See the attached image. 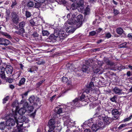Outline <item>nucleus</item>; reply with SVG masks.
I'll return each mask as SVG.
<instances>
[{
	"mask_svg": "<svg viewBox=\"0 0 132 132\" xmlns=\"http://www.w3.org/2000/svg\"><path fill=\"white\" fill-rule=\"evenodd\" d=\"M14 118L17 122L16 127L14 128L12 132H22L21 130L23 125L22 123L25 121L26 117L24 116L17 115V113H15Z\"/></svg>",
	"mask_w": 132,
	"mask_h": 132,
	"instance_id": "nucleus-1",
	"label": "nucleus"
},
{
	"mask_svg": "<svg viewBox=\"0 0 132 132\" xmlns=\"http://www.w3.org/2000/svg\"><path fill=\"white\" fill-rule=\"evenodd\" d=\"M86 93L85 91L80 97L79 99V98H76L72 102L68 103L67 105V106L69 107L72 109L74 108L75 107L80 106L79 105L80 101H84V99L85 97V95L84 94V93Z\"/></svg>",
	"mask_w": 132,
	"mask_h": 132,
	"instance_id": "nucleus-2",
	"label": "nucleus"
},
{
	"mask_svg": "<svg viewBox=\"0 0 132 132\" xmlns=\"http://www.w3.org/2000/svg\"><path fill=\"white\" fill-rule=\"evenodd\" d=\"M54 38L57 40L62 41L67 36L64 29H61L59 32H55L54 34Z\"/></svg>",
	"mask_w": 132,
	"mask_h": 132,
	"instance_id": "nucleus-3",
	"label": "nucleus"
},
{
	"mask_svg": "<svg viewBox=\"0 0 132 132\" xmlns=\"http://www.w3.org/2000/svg\"><path fill=\"white\" fill-rule=\"evenodd\" d=\"M15 114H13V116L12 118H9L6 121V125L8 127V128L9 130L12 128L11 127L14 126L15 123L17 124L16 120L14 118Z\"/></svg>",
	"mask_w": 132,
	"mask_h": 132,
	"instance_id": "nucleus-4",
	"label": "nucleus"
},
{
	"mask_svg": "<svg viewBox=\"0 0 132 132\" xmlns=\"http://www.w3.org/2000/svg\"><path fill=\"white\" fill-rule=\"evenodd\" d=\"M87 88L85 90V92L87 94L90 93L92 94L94 92L97 90V89L95 88L94 83L91 82L89 84L87 85Z\"/></svg>",
	"mask_w": 132,
	"mask_h": 132,
	"instance_id": "nucleus-5",
	"label": "nucleus"
},
{
	"mask_svg": "<svg viewBox=\"0 0 132 132\" xmlns=\"http://www.w3.org/2000/svg\"><path fill=\"white\" fill-rule=\"evenodd\" d=\"M48 123L49 128L48 130L49 132H51L52 131L55 127H59L60 126L59 123H57V122H55L54 120L53 119H50Z\"/></svg>",
	"mask_w": 132,
	"mask_h": 132,
	"instance_id": "nucleus-6",
	"label": "nucleus"
},
{
	"mask_svg": "<svg viewBox=\"0 0 132 132\" xmlns=\"http://www.w3.org/2000/svg\"><path fill=\"white\" fill-rule=\"evenodd\" d=\"M67 17L68 19V21L64 24V25L67 26V24H73L74 21L76 18V15L72 14L71 13L68 14L67 16Z\"/></svg>",
	"mask_w": 132,
	"mask_h": 132,
	"instance_id": "nucleus-7",
	"label": "nucleus"
},
{
	"mask_svg": "<svg viewBox=\"0 0 132 132\" xmlns=\"http://www.w3.org/2000/svg\"><path fill=\"white\" fill-rule=\"evenodd\" d=\"M104 110V108L102 106H98L96 109V113L93 116L94 118L101 117V114L103 113Z\"/></svg>",
	"mask_w": 132,
	"mask_h": 132,
	"instance_id": "nucleus-8",
	"label": "nucleus"
},
{
	"mask_svg": "<svg viewBox=\"0 0 132 132\" xmlns=\"http://www.w3.org/2000/svg\"><path fill=\"white\" fill-rule=\"evenodd\" d=\"M83 18V16L81 15H79L77 17L76 19H75L74 21L73 24L76 25L77 28H79L81 26L82 24V20Z\"/></svg>",
	"mask_w": 132,
	"mask_h": 132,
	"instance_id": "nucleus-9",
	"label": "nucleus"
},
{
	"mask_svg": "<svg viewBox=\"0 0 132 132\" xmlns=\"http://www.w3.org/2000/svg\"><path fill=\"white\" fill-rule=\"evenodd\" d=\"M11 19L13 23L16 24L18 23L19 20V16L16 13H12Z\"/></svg>",
	"mask_w": 132,
	"mask_h": 132,
	"instance_id": "nucleus-10",
	"label": "nucleus"
},
{
	"mask_svg": "<svg viewBox=\"0 0 132 132\" xmlns=\"http://www.w3.org/2000/svg\"><path fill=\"white\" fill-rule=\"evenodd\" d=\"M29 101L30 103L36 105L37 103L39 101V99L37 96H32L29 98Z\"/></svg>",
	"mask_w": 132,
	"mask_h": 132,
	"instance_id": "nucleus-11",
	"label": "nucleus"
},
{
	"mask_svg": "<svg viewBox=\"0 0 132 132\" xmlns=\"http://www.w3.org/2000/svg\"><path fill=\"white\" fill-rule=\"evenodd\" d=\"M92 69V67L87 65H83L82 68V71L88 73L91 72Z\"/></svg>",
	"mask_w": 132,
	"mask_h": 132,
	"instance_id": "nucleus-12",
	"label": "nucleus"
},
{
	"mask_svg": "<svg viewBox=\"0 0 132 132\" xmlns=\"http://www.w3.org/2000/svg\"><path fill=\"white\" fill-rule=\"evenodd\" d=\"M71 24H68L66 26L64 25L66 27L65 28L67 27V28L66 29V31L67 32L72 33L74 32L76 29L73 27L72 26H70Z\"/></svg>",
	"mask_w": 132,
	"mask_h": 132,
	"instance_id": "nucleus-13",
	"label": "nucleus"
},
{
	"mask_svg": "<svg viewBox=\"0 0 132 132\" xmlns=\"http://www.w3.org/2000/svg\"><path fill=\"white\" fill-rule=\"evenodd\" d=\"M10 43V41L7 39L3 38H0V45L7 46Z\"/></svg>",
	"mask_w": 132,
	"mask_h": 132,
	"instance_id": "nucleus-14",
	"label": "nucleus"
},
{
	"mask_svg": "<svg viewBox=\"0 0 132 132\" xmlns=\"http://www.w3.org/2000/svg\"><path fill=\"white\" fill-rule=\"evenodd\" d=\"M105 125H106L109 124L112 122L111 119L107 117H105L103 119Z\"/></svg>",
	"mask_w": 132,
	"mask_h": 132,
	"instance_id": "nucleus-15",
	"label": "nucleus"
},
{
	"mask_svg": "<svg viewBox=\"0 0 132 132\" xmlns=\"http://www.w3.org/2000/svg\"><path fill=\"white\" fill-rule=\"evenodd\" d=\"M19 104L17 101H15L13 102L12 104V106L13 108H15V112H13V114H15V113H17L16 112L18 111L19 109L18 106Z\"/></svg>",
	"mask_w": 132,
	"mask_h": 132,
	"instance_id": "nucleus-16",
	"label": "nucleus"
},
{
	"mask_svg": "<svg viewBox=\"0 0 132 132\" xmlns=\"http://www.w3.org/2000/svg\"><path fill=\"white\" fill-rule=\"evenodd\" d=\"M112 113L114 118H118L119 116V113L118 110L116 109L112 110Z\"/></svg>",
	"mask_w": 132,
	"mask_h": 132,
	"instance_id": "nucleus-17",
	"label": "nucleus"
},
{
	"mask_svg": "<svg viewBox=\"0 0 132 132\" xmlns=\"http://www.w3.org/2000/svg\"><path fill=\"white\" fill-rule=\"evenodd\" d=\"M92 129L93 132H96L100 128L98 125L97 122H96L95 123L93 124L92 126Z\"/></svg>",
	"mask_w": 132,
	"mask_h": 132,
	"instance_id": "nucleus-18",
	"label": "nucleus"
},
{
	"mask_svg": "<svg viewBox=\"0 0 132 132\" xmlns=\"http://www.w3.org/2000/svg\"><path fill=\"white\" fill-rule=\"evenodd\" d=\"M5 69L7 74H11L13 71V68L11 65H9L6 67Z\"/></svg>",
	"mask_w": 132,
	"mask_h": 132,
	"instance_id": "nucleus-19",
	"label": "nucleus"
},
{
	"mask_svg": "<svg viewBox=\"0 0 132 132\" xmlns=\"http://www.w3.org/2000/svg\"><path fill=\"white\" fill-rule=\"evenodd\" d=\"M113 91L116 94L120 95L121 94L122 90L116 87L113 89Z\"/></svg>",
	"mask_w": 132,
	"mask_h": 132,
	"instance_id": "nucleus-20",
	"label": "nucleus"
},
{
	"mask_svg": "<svg viewBox=\"0 0 132 132\" xmlns=\"http://www.w3.org/2000/svg\"><path fill=\"white\" fill-rule=\"evenodd\" d=\"M26 109L24 108H21L19 110H18V111L16 112L18 114L19 113L20 115H22L24 114L26 111Z\"/></svg>",
	"mask_w": 132,
	"mask_h": 132,
	"instance_id": "nucleus-21",
	"label": "nucleus"
},
{
	"mask_svg": "<svg viewBox=\"0 0 132 132\" xmlns=\"http://www.w3.org/2000/svg\"><path fill=\"white\" fill-rule=\"evenodd\" d=\"M20 103L21 104H23V108H24L26 110L27 108L29 106L28 103L26 101H22V100L20 102Z\"/></svg>",
	"mask_w": 132,
	"mask_h": 132,
	"instance_id": "nucleus-22",
	"label": "nucleus"
},
{
	"mask_svg": "<svg viewBox=\"0 0 132 132\" xmlns=\"http://www.w3.org/2000/svg\"><path fill=\"white\" fill-rule=\"evenodd\" d=\"M79 4L77 3H73L71 6V8L73 10H75L77 9L78 7Z\"/></svg>",
	"mask_w": 132,
	"mask_h": 132,
	"instance_id": "nucleus-23",
	"label": "nucleus"
},
{
	"mask_svg": "<svg viewBox=\"0 0 132 132\" xmlns=\"http://www.w3.org/2000/svg\"><path fill=\"white\" fill-rule=\"evenodd\" d=\"M55 111L57 114H59L62 112V110L61 108H56L55 109Z\"/></svg>",
	"mask_w": 132,
	"mask_h": 132,
	"instance_id": "nucleus-24",
	"label": "nucleus"
},
{
	"mask_svg": "<svg viewBox=\"0 0 132 132\" xmlns=\"http://www.w3.org/2000/svg\"><path fill=\"white\" fill-rule=\"evenodd\" d=\"M6 126V124L5 125L4 122H1L0 123V129L2 130H4Z\"/></svg>",
	"mask_w": 132,
	"mask_h": 132,
	"instance_id": "nucleus-25",
	"label": "nucleus"
},
{
	"mask_svg": "<svg viewBox=\"0 0 132 132\" xmlns=\"http://www.w3.org/2000/svg\"><path fill=\"white\" fill-rule=\"evenodd\" d=\"M26 79L24 78H22L20 80L19 83V85L21 86V85L23 84L25 81Z\"/></svg>",
	"mask_w": 132,
	"mask_h": 132,
	"instance_id": "nucleus-26",
	"label": "nucleus"
},
{
	"mask_svg": "<svg viewBox=\"0 0 132 132\" xmlns=\"http://www.w3.org/2000/svg\"><path fill=\"white\" fill-rule=\"evenodd\" d=\"M26 24V23L25 22L22 21L19 24V27L20 28H23V27L25 26Z\"/></svg>",
	"mask_w": 132,
	"mask_h": 132,
	"instance_id": "nucleus-27",
	"label": "nucleus"
},
{
	"mask_svg": "<svg viewBox=\"0 0 132 132\" xmlns=\"http://www.w3.org/2000/svg\"><path fill=\"white\" fill-rule=\"evenodd\" d=\"M117 32L118 34H121L123 32V31L122 28H119L117 29Z\"/></svg>",
	"mask_w": 132,
	"mask_h": 132,
	"instance_id": "nucleus-28",
	"label": "nucleus"
},
{
	"mask_svg": "<svg viewBox=\"0 0 132 132\" xmlns=\"http://www.w3.org/2000/svg\"><path fill=\"white\" fill-rule=\"evenodd\" d=\"M24 32V29L21 28V29L17 32V34L22 36Z\"/></svg>",
	"mask_w": 132,
	"mask_h": 132,
	"instance_id": "nucleus-29",
	"label": "nucleus"
},
{
	"mask_svg": "<svg viewBox=\"0 0 132 132\" xmlns=\"http://www.w3.org/2000/svg\"><path fill=\"white\" fill-rule=\"evenodd\" d=\"M90 12V9L88 7H86L84 13L86 15L89 14Z\"/></svg>",
	"mask_w": 132,
	"mask_h": 132,
	"instance_id": "nucleus-30",
	"label": "nucleus"
},
{
	"mask_svg": "<svg viewBox=\"0 0 132 132\" xmlns=\"http://www.w3.org/2000/svg\"><path fill=\"white\" fill-rule=\"evenodd\" d=\"M34 2L32 1H30L28 3L27 5L29 7H31L34 6Z\"/></svg>",
	"mask_w": 132,
	"mask_h": 132,
	"instance_id": "nucleus-31",
	"label": "nucleus"
},
{
	"mask_svg": "<svg viewBox=\"0 0 132 132\" xmlns=\"http://www.w3.org/2000/svg\"><path fill=\"white\" fill-rule=\"evenodd\" d=\"M42 35L44 36H48L49 35L48 32L47 30H43L42 31Z\"/></svg>",
	"mask_w": 132,
	"mask_h": 132,
	"instance_id": "nucleus-32",
	"label": "nucleus"
},
{
	"mask_svg": "<svg viewBox=\"0 0 132 132\" xmlns=\"http://www.w3.org/2000/svg\"><path fill=\"white\" fill-rule=\"evenodd\" d=\"M100 68H96L93 69V71L95 73H97L99 72L100 70Z\"/></svg>",
	"mask_w": 132,
	"mask_h": 132,
	"instance_id": "nucleus-33",
	"label": "nucleus"
},
{
	"mask_svg": "<svg viewBox=\"0 0 132 132\" xmlns=\"http://www.w3.org/2000/svg\"><path fill=\"white\" fill-rule=\"evenodd\" d=\"M25 15L27 18H29L31 16V14L30 12L27 11L26 12Z\"/></svg>",
	"mask_w": 132,
	"mask_h": 132,
	"instance_id": "nucleus-34",
	"label": "nucleus"
},
{
	"mask_svg": "<svg viewBox=\"0 0 132 132\" xmlns=\"http://www.w3.org/2000/svg\"><path fill=\"white\" fill-rule=\"evenodd\" d=\"M96 122H97L98 125L99 126V127L100 128L101 126L103 125V123L101 120H99L98 121H96Z\"/></svg>",
	"mask_w": 132,
	"mask_h": 132,
	"instance_id": "nucleus-35",
	"label": "nucleus"
},
{
	"mask_svg": "<svg viewBox=\"0 0 132 132\" xmlns=\"http://www.w3.org/2000/svg\"><path fill=\"white\" fill-rule=\"evenodd\" d=\"M41 6V4L39 2L35 3V7L36 8H38Z\"/></svg>",
	"mask_w": 132,
	"mask_h": 132,
	"instance_id": "nucleus-36",
	"label": "nucleus"
},
{
	"mask_svg": "<svg viewBox=\"0 0 132 132\" xmlns=\"http://www.w3.org/2000/svg\"><path fill=\"white\" fill-rule=\"evenodd\" d=\"M117 99V96H113L112 98H111L110 99V100H111L112 102H116V100Z\"/></svg>",
	"mask_w": 132,
	"mask_h": 132,
	"instance_id": "nucleus-37",
	"label": "nucleus"
},
{
	"mask_svg": "<svg viewBox=\"0 0 132 132\" xmlns=\"http://www.w3.org/2000/svg\"><path fill=\"white\" fill-rule=\"evenodd\" d=\"M67 80V78L66 77H63L62 78L61 81L63 82H66Z\"/></svg>",
	"mask_w": 132,
	"mask_h": 132,
	"instance_id": "nucleus-38",
	"label": "nucleus"
},
{
	"mask_svg": "<svg viewBox=\"0 0 132 132\" xmlns=\"http://www.w3.org/2000/svg\"><path fill=\"white\" fill-rule=\"evenodd\" d=\"M9 97L8 96H7L5 97L3 100V104H4L6 103V102L9 99Z\"/></svg>",
	"mask_w": 132,
	"mask_h": 132,
	"instance_id": "nucleus-39",
	"label": "nucleus"
},
{
	"mask_svg": "<svg viewBox=\"0 0 132 132\" xmlns=\"http://www.w3.org/2000/svg\"><path fill=\"white\" fill-rule=\"evenodd\" d=\"M127 125V124H123L121 125L118 127V128L120 129H121L123 128L126 127Z\"/></svg>",
	"mask_w": 132,
	"mask_h": 132,
	"instance_id": "nucleus-40",
	"label": "nucleus"
},
{
	"mask_svg": "<svg viewBox=\"0 0 132 132\" xmlns=\"http://www.w3.org/2000/svg\"><path fill=\"white\" fill-rule=\"evenodd\" d=\"M34 107H33V106H29L28 107V108L26 109V110H28L30 111H32Z\"/></svg>",
	"mask_w": 132,
	"mask_h": 132,
	"instance_id": "nucleus-41",
	"label": "nucleus"
},
{
	"mask_svg": "<svg viewBox=\"0 0 132 132\" xmlns=\"http://www.w3.org/2000/svg\"><path fill=\"white\" fill-rule=\"evenodd\" d=\"M44 81V80H43L37 84L36 86L37 87H39L42 84Z\"/></svg>",
	"mask_w": 132,
	"mask_h": 132,
	"instance_id": "nucleus-42",
	"label": "nucleus"
},
{
	"mask_svg": "<svg viewBox=\"0 0 132 132\" xmlns=\"http://www.w3.org/2000/svg\"><path fill=\"white\" fill-rule=\"evenodd\" d=\"M78 8V10H79V9L80 11H82L84 9V5H79Z\"/></svg>",
	"mask_w": 132,
	"mask_h": 132,
	"instance_id": "nucleus-43",
	"label": "nucleus"
},
{
	"mask_svg": "<svg viewBox=\"0 0 132 132\" xmlns=\"http://www.w3.org/2000/svg\"><path fill=\"white\" fill-rule=\"evenodd\" d=\"M30 25L32 26H33L35 25V22L33 20H31L30 21Z\"/></svg>",
	"mask_w": 132,
	"mask_h": 132,
	"instance_id": "nucleus-44",
	"label": "nucleus"
},
{
	"mask_svg": "<svg viewBox=\"0 0 132 132\" xmlns=\"http://www.w3.org/2000/svg\"><path fill=\"white\" fill-rule=\"evenodd\" d=\"M106 63L108 65H110L111 66L113 65V63L109 60L108 61L106 62Z\"/></svg>",
	"mask_w": 132,
	"mask_h": 132,
	"instance_id": "nucleus-45",
	"label": "nucleus"
},
{
	"mask_svg": "<svg viewBox=\"0 0 132 132\" xmlns=\"http://www.w3.org/2000/svg\"><path fill=\"white\" fill-rule=\"evenodd\" d=\"M12 3L11 6V7L12 8H13L14 6L16 5V3L15 0L14 1H12Z\"/></svg>",
	"mask_w": 132,
	"mask_h": 132,
	"instance_id": "nucleus-46",
	"label": "nucleus"
},
{
	"mask_svg": "<svg viewBox=\"0 0 132 132\" xmlns=\"http://www.w3.org/2000/svg\"><path fill=\"white\" fill-rule=\"evenodd\" d=\"M111 35L110 33H108L106 34V37L108 38H109L111 37Z\"/></svg>",
	"mask_w": 132,
	"mask_h": 132,
	"instance_id": "nucleus-47",
	"label": "nucleus"
},
{
	"mask_svg": "<svg viewBox=\"0 0 132 132\" xmlns=\"http://www.w3.org/2000/svg\"><path fill=\"white\" fill-rule=\"evenodd\" d=\"M28 93V91H27L25 93H23L22 95V98H23L25 96H27Z\"/></svg>",
	"mask_w": 132,
	"mask_h": 132,
	"instance_id": "nucleus-48",
	"label": "nucleus"
},
{
	"mask_svg": "<svg viewBox=\"0 0 132 132\" xmlns=\"http://www.w3.org/2000/svg\"><path fill=\"white\" fill-rule=\"evenodd\" d=\"M114 13V14H117L118 13H119V11L117 10H116L115 9H114L113 10Z\"/></svg>",
	"mask_w": 132,
	"mask_h": 132,
	"instance_id": "nucleus-49",
	"label": "nucleus"
},
{
	"mask_svg": "<svg viewBox=\"0 0 132 132\" xmlns=\"http://www.w3.org/2000/svg\"><path fill=\"white\" fill-rule=\"evenodd\" d=\"M126 43H124L121 45L120 46L121 47H124L126 46Z\"/></svg>",
	"mask_w": 132,
	"mask_h": 132,
	"instance_id": "nucleus-50",
	"label": "nucleus"
},
{
	"mask_svg": "<svg viewBox=\"0 0 132 132\" xmlns=\"http://www.w3.org/2000/svg\"><path fill=\"white\" fill-rule=\"evenodd\" d=\"M78 3L79 5H84V1L83 0H80Z\"/></svg>",
	"mask_w": 132,
	"mask_h": 132,
	"instance_id": "nucleus-51",
	"label": "nucleus"
},
{
	"mask_svg": "<svg viewBox=\"0 0 132 132\" xmlns=\"http://www.w3.org/2000/svg\"><path fill=\"white\" fill-rule=\"evenodd\" d=\"M4 35L7 38H11V36L8 34H7L5 33L4 34Z\"/></svg>",
	"mask_w": 132,
	"mask_h": 132,
	"instance_id": "nucleus-52",
	"label": "nucleus"
},
{
	"mask_svg": "<svg viewBox=\"0 0 132 132\" xmlns=\"http://www.w3.org/2000/svg\"><path fill=\"white\" fill-rule=\"evenodd\" d=\"M96 34V32L94 31H92L91 32H89L90 34L92 36H93L94 35Z\"/></svg>",
	"mask_w": 132,
	"mask_h": 132,
	"instance_id": "nucleus-53",
	"label": "nucleus"
},
{
	"mask_svg": "<svg viewBox=\"0 0 132 132\" xmlns=\"http://www.w3.org/2000/svg\"><path fill=\"white\" fill-rule=\"evenodd\" d=\"M28 72H32L34 71V70H33V67H31L30 69H28Z\"/></svg>",
	"mask_w": 132,
	"mask_h": 132,
	"instance_id": "nucleus-54",
	"label": "nucleus"
},
{
	"mask_svg": "<svg viewBox=\"0 0 132 132\" xmlns=\"http://www.w3.org/2000/svg\"><path fill=\"white\" fill-rule=\"evenodd\" d=\"M131 119L129 116V117L126 118L125 119L123 120L124 121H126L130 120Z\"/></svg>",
	"mask_w": 132,
	"mask_h": 132,
	"instance_id": "nucleus-55",
	"label": "nucleus"
},
{
	"mask_svg": "<svg viewBox=\"0 0 132 132\" xmlns=\"http://www.w3.org/2000/svg\"><path fill=\"white\" fill-rule=\"evenodd\" d=\"M32 36H33V37H37L38 36V35L37 33V32H34L32 34Z\"/></svg>",
	"mask_w": 132,
	"mask_h": 132,
	"instance_id": "nucleus-56",
	"label": "nucleus"
},
{
	"mask_svg": "<svg viewBox=\"0 0 132 132\" xmlns=\"http://www.w3.org/2000/svg\"><path fill=\"white\" fill-rule=\"evenodd\" d=\"M21 74V72L19 71L18 72L16 73V74L17 75V76L18 77H19L20 76Z\"/></svg>",
	"mask_w": 132,
	"mask_h": 132,
	"instance_id": "nucleus-57",
	"label": "nucleus"
},
{
	"mask_svg": "<svg viewBox=\"0 0 132 132\" xmlns=\"http://www.w3.org/2000/svg\"><path fill=\"white\" fill-rule=\"evenodd\" d=\"M84 132H91L89 129H86L84 130Z\"/></svg>",
	"mask_w": 132,
	"mask_h": 132,
	"instance_id": "nucleus-58",
	"label": "nucleus"
},
{
	"mask_svg": "<svg viewBox=\"0 0 132 132\" xmlns=\"http://www.w3.org/2000/svg\"><path fill=\"white\" fill-rule=\"evenodd\" d=\"M127 75L128 76H131V72L130 71H128L127 73Z\"/></svg>",
	"mask_w": 132,
	"mask_h": 132,
	"instance_id": "nucleus-59",
	"label": "nucleus"
},
{
	"mask_svg": "<svg viewBox=\"0 0 132 132\" xmlns=\"http://www.w3.org/2000/svg\"><path fill=\"white\" fill-rule=\"evenodd\" d=\"M128 37L129 38H132V34H129L128 35Z\"/></svg>",
	"mask_w": 132,
	"mask_h": 132,
	"instance_id": "nucleus-60",
	"label": "nucleus"
},
{
	"mask_svg": "<svg viewBox=\"0 0 132 132\" xmlns=\"http://www.w3.org/2000/svg\"><path fill=\"white\" fill-rule=\"evenodd\" d=\"M37 64H43V61H39L38 62H37Z\"/></svg>",
	"mask_w": 132,
	"mask_h": 132,
	"instance_id": "nucleus-61",
	"label": "nucleus"
},
{
	"mask_svg": "<svg viewBox=\"0 0 132 132\" xmlns=\"http://www.w3.org/2000/svg\"><path fill=\"white\" fill-rule=\"evenodd\" d=\"M10 88L11 89H13L14 87V86L13 85H11L9 86Z\"/></svg>",
	"mask_w": 132,
	"mask_h": 132,
	"instance_id": "nucleus-62",
	"label": "nucleus"
},
{
	"mask_svg": "<svg viewBox=\"0 0 132 132\" xmlns=\"http://www.w3.org/2000/svg\"><path fill=\"white\" fill-rule=\"evenodd\" d=\"M45 1V0H39V2L40 3H43Z\"/></svg>",
	"mask_w": 132,
	"mask_h": 132,
	"instance_id": "nucleus-63",
	"label": "nucleus"
},
{
	"mask_svg": "<svg viewBox=\"0 0 132 132\" xmlns=\"http://www.w3.org/2000/svg\"><path fill=\"white\" fill-rule=\"evenodd\" d=\"M20 68L21 69H23L24 67L23 65L22 64H20Z\"/></svg>",
	"mask_w": 132,
	"mask_h": 132,
	"instance_id": "nucleus-64",
	"label": "nucleus"
}]
</instances>
